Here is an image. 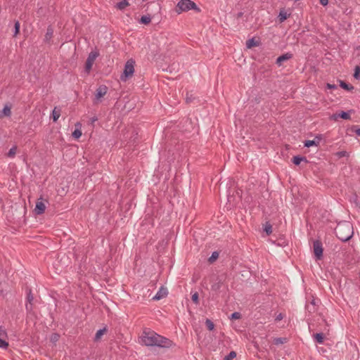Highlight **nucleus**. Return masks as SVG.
<instances>
[{"label": "nucleus", "instance_id": "obj_32", "mask_svg": "<svg viewBox=\"0 0 360 360\" xmlns=\"http://www.w3.org/2000/svg\"><path fill=\"white\" fill-rule=\"evenodd\" d=\"M236 356V352L231 351L227 356H225L224 360H232Z\"/></svg>", "mask_w": 360, "mask_h": 360}, {"label": "nucleus", "instance_id": "obj_41", "mask_svg": "<svg viewBox=\"0 0 360 360\" xmlns=\"http://www.w3.org/2000/svg\"><path fill=\"white\" fill-rule=\"evenodd\" d=\"M326 86L328 89H337V86L335 84H329L328 83L326 84Z\"/></svg>", "mask_w": 360, "mask_h": 360}, {"label": "nucleus", "instance_id": "obj_23", "mask_svg": "<svg viewBox=\"0 0 360 360\" xmlns=\"http://www.w3.org/2000/svg\"><path fill=\"white\" fill-rule=\"evenodd\" d=\"M17 148L16 146H13L8 152L6 156L10 158H14L16 154Z\"/></svg>", "mask_w": 360, "mask_h": 360}, {"label": "nucleus", "instance_id": "obj_33", "mask_svg": "<svg viewBox=\"0 0 360 360\" xmlns=\"http://www.w3.org/2000/svg\"><path fill=\"white\" fill-rule=\"evenodd\" d=\"M8 347V342L0 338V348L7 349Z\"/></svg>", "mask_w": 360, "mask_h": 360}, {"label": "nucleus", "instance_id": "obj_6", "mask_svg": "<svg viewBox=\"0 0 360 360\" xmlns=\"http://www.w3.org/2000/svg\"><path fill=\"white\" fill-rule=\"evenodd\" d=\"M319 300H316L314 297H312L310 301L307 302L305 305V309L309 314L315 313L319 307L318 303Z\"/></svg>", "mask_w": 360, "mask_h": 360}, {"label": "nucleus", "instance_id": "obj_5", "mask_svg": "<svg viewBox=\"0 0 360 360\" xmlns=\"http://www.w3.org/2000/svg\"><path fill=\"white\" fill-rule=\"evenodd\" d=\"M108 92V87L105 85H100L96 90L94 103L98 104L101 101V98L103 97Z\"/></svg>", "mask_w": 360, "mask_h": 360}, {"label": "nucleus", "instance_id": "obj_39", "mask_svg": "<svg viewBox=\"0 0 360 360\" xmlns=\"http://www.w3.org/2000/svg\"><path fill=\"white\" fill-rule=\"evenodd\" d=\"M194 98L192 96V95H188V94H186V101L187 103H190L193 101Z\"/></svg>", "mask_w": 360, "mask_h": 360}, {"label": "nucleus", "instance_id": "obj_28", "mask_svg": "<svg viewBox=\"0 0 360 360\" xmlns=\"http://www.w3.org/2000/svg\"><path fill=\"white\" fill-rule=\"evenodd\" d=\"M205 325L209 330H212L214 328V323L209 319H206Z\"/></svg>", "mask_w": 360, "mask_h": 360}, {"label": "nucleus", "instance_id": "obj_44", "mask_svg": "<svg viewBox=\"0 0 360 360\" xmlns=\"http://www.w3.org/2000/svg\"><path fill=\"white\" fill-rule=\"evenodd\" d=\"M243 15V12H239L237 14L236 18L238 19V18H240Z\"/></svg>", "mask_w": 360, "mask_h": 360}, {"label": "nucleus", "instance_id": "obj_22", "mask_svg": "<svg viewBox=\"0 0 360 360\" xmlns=\"http://www.w3.org/2000/svg\"><path fill=\"white\" fill-rule=\"evenodd\" d=\"M151 21V17L150 15H143L141 16L139 22L142 24H144V25H148L150 22Z\"/></svg>", "mask_w": 360, "mask_h": 360}, {"label": "nucleus", "instance_id": "obj_21", "mask_svg": "<svg viewBox=\"0 0 360 360\" xmlns=\"http://www.w3.org/2000/svg\"><path fill=\"white\" fill-rule=\"evenodd\" d=\"M107 331V328H103L102 329H100L98 330L96 335H95V338H94V340L95 341H98L101 339V336Z\"/></svg>", "mask_w": 360, "mask_h": 360}, {"label": "nucleus", "instance_id": "obj_8", "mask_svg": "<svg viewBox=\"0 0 360 360\" xmlns=\"http://www.w3.org/2000/svg\"><path fill=\"white\" fill-rule=\"evenodd\" d=\"M98 53L96 52H91L85 63V70L87 72H89L91 70L92 65L96 60V58L98 57Z\"/></svg>", "mask_w": 360, "mask_h": 360}, {"label": "nucleus", "instance_id": "obj_16", "mask_svg": "<svg viewBox=\"0 0 360 360\" xmlns=\"http://www.w3.org/2000/svg\"><path fill=\"white\" fill-rule=\"evenodd\" d=\"M292 161L295 165H299L302 161L305 163H308V160L305 157L300 155L294 156Z\"/></svg>", "mask_w": 360, "mask_h": 360}, {"label": "nucleus", "instance_id": "obj_36", "mask_svg": "<svg viewBox=\"0 0 360 360\" xmlns=\"http://www.w3.org/2000/svg\"><path fill=\"white\" fill-rule=\"evenodd\" d=\"M191 300H192V301L195 304H198V302H199V300H198V292H195L194 294H193L192 297H191Z\"/></svg>", "mask_w": 360, "mask_h": 360}, {"label": "nucleus", "instance_id": "obj_34", "mask_svg": "<svg viewBox=\"0 0 360 360\" xmlns=\"http://www.w3.org/2000/svg\"><path fill=\"white\" fill-rule=\"evenodd\" d=\"M219 257V253L217 252H213L211 257L209 258L210 262H214Z\"/></svg>", "mask_w": 360, "mask_h": 360}, {"label": "nucleus", "instance_id": "obj_47", "mask_svg": "<svg viewBox=\"0 0 360 360\" xmlns=\"http://www.w3.org/2000/svg\"><path fill=\"white\" fill-rule=\"evenodd\" d=\"M96 120H97V118H96V117H94V118H92V122H94V121H96Z\"/></svg>", "mask_w": 360, "mask_h": 360}, {"label": "nucleus", "instance_id": "obj_26", "mask_svg": "<svg viewBox=\"0 0 360 360\" xmlns=\"http://www.w3.org/2000/svg\"><path fill=\"white\" fill-rule=\"evenodd\" d=\"M278 18L281 22L285 21L288 18V14L286 12L281 11L279 13Z\"/></svg>", "mask_w": 360, "mask_h": 360}, {"label": "nucleus", "instance_id": "obj_2", "mask_svg": "<svg viewBox=\"0 0 360 360\" xmlns=\"http://www.w3.org/2000/svg\"><path fill=\"white\" fill-rule=\"evenodd\" d=\"M336 236L342 241H348L354 234L353 226L349 221L338 223L335 229Z\"/></svg>", "mask_w": 360, "mask_h": 360}, {"label": "nucleus", "instance_id": "obj_1", "mask_svg": "<svg viewBox=\"0 0 360 360\" xmlns=\"http://www.w3.org/2000/svg\"><path fill=\"white\" fill-rule=\"evenodd\" d=\"M141 342L147 347H158L169 348L172 345L169 339L158 335L150 329L143 330L141 336Z\"/></svg>", "mask_w": 360, "mask_h": 360}, {"label": "nucleus", "instance_id": "obj_43", "mask_svg": "<svg viewBox=\"0 0 360 360\" xmlns=\"http://www.w3.org/2000/svg\"><path fill=\"white\" fill-rule=\"evenodd\" d=\"M320 4L323 5V6L328 5V0H320Z\"/></svg>", "mask_w": 360, "mask_h": 360}, {"label": "nucleus", "instance_id": "obj_38", "mask_svg": "<svg viewBox=\"0 0 360 360\" xmlns=\"http://www.w3.org/2000/svg\"><path fill=\"white\" fill-rule=\"evenodd\" d=\"M27 301L29 302L30 304L32 305V302L34 297L32 295L31 290H30V292L27 295Z\"/></svg>", "mask_w": 360, "mask_h": 360}, {"label": "nucleus", "instance_id": "obj_3", "mask_svg": "<svg viewBox=\"0 0 360 360\" xmlns=\"http://www.w3.org/2000/svg\"><path fill=\"white\" fill-rule=\"evenodd\" d=\"M192 9L198 13L200 12V8L198 7L195 2L191 0H180L176 6L175 11L177 13L180 14L182 12H186Z\"/></svg>", "mask_w": 360, "mask_h": 360}, {"label": "nucleus", "instance_id": "obj_11", "mask_svg": "<svg viewBox=\"0 0 360 360\" xmlns=\"http://www.w3.org/2000/svg\"><path fill=\"white\" fill-rule=\"evenodd\" d=\"M292 53H286L285 54H283L281 56H280L277 59H276V64L278 65V66H281L283 63V62L285 61V60H288L290 58H292Z\"/></svg>", "mask_w": 360, "mask_h": 360}, {"label": "nucleus", "instance_id": "obj_20", "mask_svg": "<svg viewBox=\"0 0 360 360\" xmlns=\"http://www.w3.org/2000/svg\"><path fill=\"white\" fill-rule=\"evenodd\" d=\"M340 86L347 91H352L354 89V86L351 84H347L344 81L340 80Z\"/></svg>", "mask_w": 360, "mask_h": 360}, {"label": "nucleus", "instance_id": "obj_35", "mask_svg": "<svg viewBox=\"0 0 360 360\" xmlns=\"http://www.w3.org/2000/svg\"><path fill=\"white\" fill-rule=\"evenodd\" d=\"M82 136V131L79 129H75L72 132V136L75 139H79Z\"/></svg>", "mask_w": 360, "mask_h": 360}, {"label": "nucleus", "instance_id": "obj_17", "mask_svg": "<svg viewBox=\"0 0 360 360\" xmlns=\"http://www.w3.org/2000/svg\"><path fill=\"white\" fill-rule=\"evenodd\" d=\"M61 109L55 107L52 111V119L53 122H56L60 116Z\"/></svg>", "mask_w": 360, "mask_h": 360}, {"label": "nucleus", "instance_id": "obj_9", "mask_svg": "<svg viewBox=\"0 0 360 360\" xmlns=\"http://www.w3.org/2000/svg\"><path fill=\"white\" fill-rule=\"evenodd\" d=\"M168 292L167 289L164 287H161L156 295L153 297L154 300H160L167 296Z\"/></svg>", "mask_w": 360, "mask_h": 360}, {"label": "nucleus", "instance_id": "obj_37", "mask_svg": "<svg viewBox=\"0 0 360 360\" xmlns=\"http://www.w3.org/2000/svg\"><path fill=\"white\" fill-rule=\"evenodd\" d=\"M241 317V314L239 312H234L231 314V319H238Z\"/></svg>", "mask_w": 360, "mask_h": 360}, {"label": "nucleus", "instance_id": "obj_27", "mask_svg": "<svg viewBox=\"0 0 360 360\" xmlns=\"http://www.w3.org/2000/svg\"><path fill=\"white\" fill-rule=\"evenodd\" d=\"M264 231L267 236H269L272 233V226L269 223H266L264 226Z\"/></svg>", "mask_w": 360, "mask_h": 360}, {"label": "nucleus", "instance_id": "obj_31", "mask_svg": "<svg viewBox=\"0 0 360 360\" xmlns=\"http://www.w3.org/2000/svg\"><path fill=\"white\" fill-rule=\"evenodd\" d=\"M335 155L338 158H343V157H347L348 156V153L347 151H345V150H341V151L337 152L335 153Z\"/></svg>", "mask_w": 360, "mask_h": 360}, {"label": "nucleus", "instance_id": "obj_30", "mask_svg": "<svg viewBox=\"0 0 360 360\" xmlns=\"http://www.w3.org/2000/svg\"><path fill=\"white\" fill-rule=\"evenodd\" d=\"M354 77L356 79H360V67L356 65L354 68Z\"/></svg>", "mask_w": 360, "mask_h": 360}, {"label": "nucleus", "instance_id": "obj_40", "mask_svg": "<svg viewBox=\"0 0 360 360\" xmlns=\"http://www.w3.org/2000/svg\"><path fill=\"white\" fill-rule=\"evenodd\" d=\"M6 337V332L2 326H0V338Z\"/></svg>", "mask_w": 360, "mask_h": 360}, {"label": "nucleus", "instance_id": "obj_24", "mask_svg": "<svg viewBox=\"0 0 360 360\" xmlns=\"http://www.w3.org/2000/svg\"><path fill=\"white\" fill-rule=\"evenodd\" d=\"M274 344L276 345H279L284 344L287 342V338H276L274 340Z\"/></svg>", "mask_w": 360, "mask_h": 360}, {"label": "nucleus", "instance_id": "obj_15", "mask_svg": "<svg viewBox=\"0 0 360 360\" xmlns=\"http://www.w3.org/2000/svg\"><path fill=\"white\" fill-rule=\"evenodd\" d=\"M260 44V41L258 40H255V38H251L246 41V47L248 49H251L254 46H258Z\"/></svg>", "mask_w": 360, "mask_h": 360}, {"label": "nucleus", "instance_id": "obj_13", "mask_svg": "<svg viewBox=\"0 0 360 360\" xmlns=\"http://www.w3.org/2000/svg\"><path fill=\"white\" fill-rule=\"evenodd\" d=\"M339 117L342 118L344 120H349L350 119V115L348 112L342 111L340 113H335L331 115L330 119L336 120Z\"/></svg>", "mask_w": 360, "mask_h": 360}, {"label": "nucleus", "instance_id": "obj_45", "mask_svg": "<svg viewBox=\"0 0 360 360\" xmlns=\"http://www.w3.org/2000/svg\"><path fill=\"white\" fill-rule=\"evenodd\" d=\"M219 288V284H217V285H212V288L213 290L218 289Z\"/></svg>", "mask_w": 360, "mask_h": 360}, {"label": "nucleus", "instance_id": "obj_10", "mask_svg": "<svg viewBox=\"0 0 360 360\" xmlns=\"http://www.w3.org/2000/svg\"><path fill=\"white\" fill-rule=\"evenodd\" d=\"M46 209L45 204L41 200L37 201L35 205L34 212L37 214L39 215L44 212Z\"/></svg>", "mask_w": 360, "mask_h": 360}, {"label": "nucleus", "instance_id": "obj_18", "mask_svg": "<svg viewBox=\"0 0 360 360\" xmlns=\"http://www.w3.org/2000/svg\"><path fill=\"white\" fill-rule=\"evenodd\" d=\"M53 30L51 26H49L44 37L45 41H49L53 37Z\"/></svg>", "mask_w": 360, "mask_h": 360}, {"label": "nucleus", "instance_id": "obj_7", "mask_svg": "<svg viewBox=\"0 0 360 360\" xmlns=\"http://www.w3.org/2000/svg\"><path fill=\"white\" fill-rule=\"evenodd\" d=\"M313 249H314V253L316 259H321L323 257V251L322 243L319 240L314 241Z\"/></svg>", "mask_w": 360, "mask_h": 360}, {"label": "nucleus", "instance_id": "obj_29", "mask_svg": "<svg viewBox=\"0 0 360 360\" xmlns=\"http://www.w3.org/2000/svg\"><path fill=\"white\" fill-rule=\"evenodd\" d=\"M20 25L19 21L18 20L15 21V25H14V34H13L14 37H16L18 34V33L20 32Z\"/></svg>", "mask_w": 360, "mask_h": 360}, {"label": "nucleus", "instance_id": "obj_42", "mask_svg": "<svg viewBox=\"0 0 360 360\" xmlns=\"http://www.w3.org/2000/svg\"><path fill=\"white\" fill-rule=\"evenodd\" d=\"M283 319V314L280 313L279 314H278L275 319V321H279L281 320H282Z\"/></svg>", "mask_w": 360, "mask_h": 360}, {"label": "nucleus", "instance_id": "obj_25", "mask_svg": "<svg viewBox=\"0 0 360 360\" xmlns=\"http://www.w3.org/2000/svg\"><path fill=\"white\" fill-rule=\"evenodd\" d=\"M314 338L318 343L322 344L323 342L324 335L321 333H316L314 335Z\"/></svg>", "mask_w": 360, "mask_h": 360}, {"label": "nucleus", "instance_id": "obj_48", "mask_svg": "<svg viewBox=\"0 0 360 360\" xmlns=\"http://www.w3.org/2000/svg\"><path fill=\"white\" fill-rule=\"evenodd\" d=\"M26 309H27V310L29 309V308H28V305H27V304L26 305Z\"/></svg>", "mask_w": 360, "mask_h": 360}, {"label": "nucleus", "instance_id": "obj_12", "mask_svg": "<svg viewBox=\"0 0 360 360\" xmlns=\"http://www.w3.org/2000/svg\"><path fill=\"white\" fill-rule=\"evenodd\" d=\"M11 115V105L6 104L2 110L0 111V119L3 117H10Z\"/></svg>", "mask_w": 360, "mask_h": 360}, {"label": "nucleus", "instance_id": "obj_4", "mask_svg": "<svg viewBox=\"0 0 360 360\" xmlns=\"http://www.w3.org/2000/svg\"><path fill=\"white\" fill-rule=\"evenodd\" d=\"M135 60L133 58L129 59L124 65L123 73L120 76V80L126 82L131 77L134 73Z\"/></svg>", "mask_w": 360, "mask_h": 360}, {"label": "nucleus", "instance_id": "obj_14", "mask_svg": "<svg viewBox=\"0 0 360 360\" xmlns=\"http://www.w3.org/2000/svg\"><path fill=\"white\" fill-rule=\"evenodd\" d=\"M321 138L319 136H316L315 139L314 140H307L304 142V146L305 147H307V148H309L311 146H318L320 141H321Z\"/></svg>", "mask_w": 360, "mask_h": 360}, {"label": "nucleus", "instance_id": "obj_19", "mask_svg": "<svg viewBox=\"0 0 360 360\" xmlns=\"http://www.w3.org/2000/svg\"><path fill=\"white\" fill-rule=\"evenodd\" d=\"M129 5V2L127 0H123L122 1L118 2L115 7L119 10H124L127 6Z\"/></svg>", "mask_w": 360, "mask_h": 360}, {"label": "nucleus", "instance_id": "obj_46", "mask_svg": "<svg viewBox=\"0 0 360 360\" xmlns=\"http://www.w3.org/2000/svg\"><path fill=\"white\" fill-rule=\"evenodd\" d=\"M356 135L360 136V129H358L355 131Z\"/></svg>", "mask_w": 360, "mask_h": 360}]
</instances>
